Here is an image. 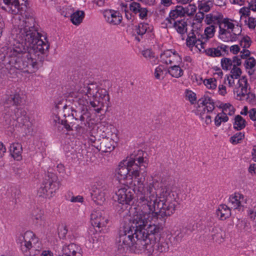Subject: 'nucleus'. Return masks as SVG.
Instances as JSON below:
<instances>
[{
  "label": "nucleus",
  "instance_id": "50",
  "mask_svg": "<svg viewBox=\"0 0 256 256\" xmlns=\"http://www.w3.org/2000/svg\"><path fill=\"white\" fill-rule=\"evenodd\" d=\"M186 97L192 104H194L196 100V94L192 91H187Z\"/></svg>",
  "mask_w": 256,
  "mask_h": 256
},
{
  "label": "nucleus",
  "instance_id": "1",
  "mask_svg": "<svg viewBox=\"0 0 256 256\" xmlns=\"http://www.w3.org/2000/svg\"><path fill=\"white\" fill-rule=\"evenodd\" d=\"M76 101L82 106L77 108L75 112H72V119L60 120L56 116L54 122H57L58 131L62 132L64 128L67 131L75 130L80 134H86L88 128H90V114L88 110H94L96 113H101L105 104L110 102V96L106 89L100 88L96 83L84 84L80 82L77 88Z\"/></svg>",
  "mask_w": 256,
  "mask_h": 256
},
{
  "label": "nucleus",
  "instance_id": "36",
  "mask_svg": "<svg viewBox=\"0 0 256 256\" xmlns=\"http://www.w3.org/2000/svg\"><path fill=\"white\" fill-rule=\"evenodd\" d=\"M221 65L224 70H228L232 66V60L229 58H222L221 60Z\"/></svg>",
  "mask_w": 256,
  "mask_h": 256
},
{
  "label": "nucleus",
  "instance_id": "52",
  "mask_svg": "<svg viewBox=\"0 0 256 256\" xmlns=\"http://www.w3.org/2000/svg\"><path fill=\"white\" fill-rule=\"evenodd\" d=\"M248 116L250 120L256 121V108H253L248 111Z\"/></svg>",
  "mask_w": 256,
  "mask_h": 256
},
{
  "label": "nucleus",
  "instance_id": "9",
  "mask_svg": "<svg viewBox=\"0 0 256 256\" xmlns=\"http://www.w3.org/2000/svg\"><path fill=\"white\" fill-rule=\"evenodd\" d=\"M76 110H72V106L66 104V100H65L62 99L58 102H56V105L52 110L53 116H52V124L55 130H58V126L56 124H58L57 122H54L55 117L56 116L60 120H60L59 116L60 112L62 111L63 116L65 118H68L66 120H68L70 122L71 119H72V112Z\"/></svg>",
  "mask_w": 256,
  "mask_h": 256
},
{
  "label": "nucleus",
  "instance_id": "62",
  "mask_svg": "<svg viewBox=\"0 0 256 256\" xmlns=\"http://www.w3.org/2000/svg\"><path fill=\"white\" fill-rule=\"evenodd\" d=\"M255 98V94L250 92H248V95L246 96V99L250 102H254Z\"/></svg>",
  "mask_w": 256,
  "mask_h": 256
},
{
  "label": "nucleus",
  "instance_id": "38",
  "mask_svg": "<svg viewBox=\"0 0 256 256\" xmlns=\"http://www.w3.org/2000/svg\"><path fill=\"white\" fill-rule=\"evenodd\" d=\"M251 44L250 38L248 36H244L240 42V46L246 49L248 48L250 46Z\"/></svg>",
  "mask_w": 256,
  "mask_h": 256
},
{
  "label": "nucleus",
  "instance_id": "31",
  "mask_svg": "<svg viewBox=\"0 0 256 256\" xmlns=\"http://www.w3.org/2000/svg\"><path fill=\"white\" fill-rule=\"evenodd\" d=\"M206 54L212 57H218L224 56L220 52L218 46L216 48H208L206 50Z\"/></svg>",
  "mask_w": 256,
  "mask_h": 256
},
{
  "label": "nucleus",
  "instance_id": "56",
  "mask_svg": "<svg viewBox=\"0 0 256 256\" xmlns=\"http://www.w3.org/2000/svg\"><path fill=\"white\" fill-rule=\"evenodd\" d=\"M240 13L242 14V16H249L250 15V8L246 7H243L240 9Z\"/></svg>",
  "mask_w": 256,
  "mask_h": 256
},
{
  "label": "nucleus",
  "instance_id": "30",
  "mask_svg": "<svg viewBox=\"0 0 256 256\" xmlns=\"http://www.w3.org/2000/svg\"><path fill=\"white\" fill-rule=\"evenodd\" d=\"M168 73V70L163 66L160 65L155 69L154 74L156 79L161 80L163 79Z\"/></svg>",
  "mask_w": 256,
  "mask_h": 256
},
{
  "label": "nucleus",
  "instance_id": "18",
  "mask_svg": "<svg viewBox=\"0 0 256 256\" xmlns=\"http://www.w3.org/2000/svg\"><path fill=\"white\" fill-rule=\"evenodd\" d=\"M168 28H174L181 36L187 32L188 24L184 18L176 20V22H170L169 24H166Z\"/></svg>",
  "mask_w": 256,
  "mask_h": 256
},
{
  "label": "nucleus",
  "instance_id": "16",
  "mask_svg": "<svg viewBox=\"0 0 256 256\" xmlns=\"http://www.w3.org/2000/svg\"><path fill=\"white\" fill-rule=\"evenodd\" d=\"M82 248L78 245L71 243L64 245L62 250V254L58 256H82Z\"/></svg>",
  "mask_w": 256,
  "mask_h": 256
},
{
  "label": "nucleus",
  "instance_id": "45",
  "mask_svg": "<svg viewBox=\"0 0 256 256\" xmlns=\"http://www.w3.org/2000/svg\"><path fill=\"white\" fill-rule=\"evenodd\" d=\"M256 62L255 59L252 58H250L245 61L246 68L252 69L256 65Z\"/></svg>",
  "mask_w": 256,
  "mask_h": 256
},
{
  "label": "nucleus",
  "instance_id": "13",
  "mask_svg": "<svg viewBox=\"0 0 256 256\" xmlns=\"http://www.w3.org/2000/svg\"><path fill=\"white\" fill-rule=\"evenodd\" d=\"M108 188L106 185L94 186L91 192L92 200L97 204L102 205L106 200Z\"/></svg>",
  "mask_w": 256,
  "mask_h": 256
},
{
  "label": "nucleus",
  "instance_id": "4",
  "mask_svg": "<svg viewBox=\"0 0 256 256\" xmlns=\"http://www.w3.org/2000/svg\"><path fill=\"white\" fill-rule=\"evenodd\" d=\"M148 223V217L137 212L128 220V223L124 226L119 232L116 239L118 246L129 248L132 246L136 242L135 238L142 245L146 234L145 227Z\"/></svg>",
  "mask_w": 256,
  "mask_h": 256
},
{
  "label": "nucleus",
  "instance_id": "40",
  "mask_svg": "<svg viewBox=\"0 0 256 256\" xmlns=\"http://www.w3.org/2000/svg\"><path fill=\"white\" fill-rule=\"evenodd\" d=\"M212 4V3L210 1L201 4L198 6L200 11H202L203 12H209L210 9V5Z\"/></svg>",
  "mask_w": 256,
  "mask_h": 256
},
{
  "label": "nucleus",
  "instance_id": "6",
  "mask_svg": "<svg viewBox=\"0 0 256 256\" xmlns=\"http://www.w3.org/2000/svg\"><path fill=\"white\" fill-rule=\"evenodd\" d=\"M2 122L6 128L18 126L22 128L26 134L32 132V124L29 120L26 110L21 108H16L14 111H10L8 107H5Z\"/></svg>",
  "mask_w": 256,
  "mask_h": 256
},
{
  "label": "nucleus",
  "instance_id": "63",
  "mask_svg": "<svg viewBox=\"0 0 256 256\" xmlns=\"http://www.w3.org/2000/svg\"><path fill=\"white\" fill-rule=\"evenodd\" d=\"M218 92L222 96H224L226 93V87L224 85H220L218 86Z\"/></svg>",
  "mask_w": 256,
  "mask_h": 256
},
{
  "label": "nucleus",
  "instance_id": "14",
  "mask_svg": "<svg viewBox=\"0 0 256 256\" xmlns=\"http://www.w3.org/2000/svg\"><path fill=\"white\" fill-rule=\"evenodd\" d=\"M105 20L112 25L119 24L122 20V16L118 11L112 10H105L103 12Z\"/></svg>",
  "mask_w": 256,
  "mask_h": 256
},
{
  "label": "nucleus",
  "instance_id": "12",
  "mask_svg": "<svg viewBox=\"0 0 256 256\" xmlns=\"http://www.w3.org/2000/svg\"><path fill=\"white\" fill-rule=\"evenodd\" d=\"M160 60L166 64H176L181 63L182 60L175 50H168L160 54Z\"/></svg>",
  "mask_w": 256,
  "mask_h": 256
},
{
  "label": "nucleus",
  "instance_id": "61",
  "mask_svg": "<svg viewBox=\"0 0 256 256\" xmlns=\"http://www.w3.org/2000/svg\"><path fill=\"white\" fill-rule=\"evenodd\" d=\"M200 118L202 120L205 119V122L206 124H208L212 122L211 116L209 115L204 116V114H201Z\"/></svg>",
  "mask_w": 256,
  "mask_h": 256
},
{
  "label": "nucleus",
  "instance_id": "54",
  "mask_svg": "<svg viewBox=\"0 0 256 256\" xmlns=\"http://www.w3.org/2000/svg\"><path fill=\"white\" fill-rule=\"evenodd\" d=\"M70 200L72 202H84V198L82 196H72Z\"/></svg>",
  "mask_w": 256,
  "mask_h": 256
},
{
  "label": "nucleus",
  "instance_id": "59",
  "mask_svg": "<svg viewBox=\"0 0 256 256\" xmlns=\"http://www.w3.org/2000/svg\"><path fill=\"white\" fill-rule=\"evenodd\" d=\"M235 78L230 75L228 76L226 80L228 81V86L230 87H233L234 85V79Z\"/></svg>",
  "mask_w": 256,
  "mask_h": 256
},
{
  "label": "nucleus",
  "instance_id": "41",
  "mask_svg": "<svg viewBox=\"0 0 256 256\" xmlns=\"http://www.w3.org/2000/svg\"><path fill=\"white\" fill-rule=\"evenodd\" d=\"M216 26L214 24H212L206 27L204 30V33L208 38H212L214 34Z\"/></svg>",
  "mask_w": 256,
  "mask_h": 256
},
{
  "label": "nucleus",
  "instance_id": "11",
  "mask_svg": "<svg viewBox=\"0 0 256 256\" xmlns=\"http://www.w3.org/2000/svg\"><path fill=\"white\" fill-rule=\"evenodd\" d=\"M92 224L98 228L106 226L108 222L107 214L104 210H96L90 216Z\"/></svg>",
  "mask_w": 256,
  "mask_h": 256
},
{
  "label": "nucleus",
  "instance_id": "35",
  "mask_svg": "<svg viewBox=\"0 0 256 256\" xmlns=\"http://www.w3.org/2000/svg\"><path fill=\"white\" fill-rule=\"evenodd\" d=\"M204 83L208 89L214 90L216 87V80L215 78L206 79L204 80Z\"/></svg>",
  "mask_w": 256,
  "mask_h": 256
},
{
  "label": "nucleus",
  "instance_id": "24",
  "mask_svg": "<svg viewBox=\"0 0 256 256\" xmlns=\"http://www.w3.org/2000/svg\"><path fill=\"white\" fill-rule=\"evenodd\" d=\"M10 154L14 159L20 160L22 159V151L21 144L14 142L11 144L10 148Z\"/></svg>",
  "mask_w": 256,
  "mask_h": 256
},
{
  "label": "nucleus",
  "instance_id": "15",
  "mask_svg": "<svg viewBox=\"0 0 256 256\" xmlns=\"http://www.w3.org/2000/svg\"><path fill=\"white\" fill-rule=\"evenodd\" d=\"M238 87L236 88L234 90V93H236L238 99L240 100H244V98L248 95L249 92L248 90V80L245 76H242L238 80Z\"/></svg>",
  "mask_w": 256,
  "mask_h": 256
},
{
  "label": "nucleus",
  "instance_id": "3",
  "mask_svg": "<svg viewBox=\"0 0 256 256\" xmlns=\"http://www.w3.org/2000/svg\"><path fill=\"white\" fill-rule=\"evenodd\" d=\"M155 192L156 194V200H154L152 206H149L146 208V204H144L140 202H138V206L140 210L138 212L140 214L144 215L147 214L148 219L151 214L152 220H157L158 222H156V225L162 226L166 222V218L168 216H170L174 214L176 210V207L178 204L176 201L175 194L174 192H172L168 188H164L162 191V199L158 200V194L155 188Z\"/></svg>",
  "mask_w": 256,
  "mask_h": 256
},
{
  "label": "nucleus",
  "instance_id": "32",
  "mask_svg": "<svg viewBox=\"0 0 256 256\" xmlns=\"http://www.w3.org/2000/svg\"><path fill=\"white\" fill-rule=\"evenodd\" d=\"M244 137V132H238L230 137V141L232 144H236L240 143Z\"/></svg>",
  "mask_w": 256,
  "mask_h": 256
},
{
  "label": "nucleus",
  "instance_id": "29",
  "mask_svg": "<svg viewBox=\"0 0 256 256\" xmlns=\"http://www.w3.org/2000/svg\"><path fill=\"white\" fill-rule=\"evenodd\" d=\"M246 122L245 120L242 116L237 115L234 118V128L237 130H240L245 128Z\"/></svg>",
  "mask_w": 256,
  "mask_h": 256
},
{
  "label": "nucleus",
  "instance_id": "28",
  "mask_svg": "<svg viewBox=\"0 0 256 256\" xmlns=\"http://www.w3.org/2000/svg\"><path fill=\"white\" fill-rule=\"evenodd\" d=\"M84 17V11L77 10L71 15L70 20L74 24L78 26L82 22Z\"/></svg>",
  "mask_w": 256,
  "mask_h": 256
},
{
  "label": "nucleus",
  "instance_id": "33",
  "mask_svg": "<svg viewBox=\"0 0 256 256\" xmlns=\"http://www.w3.org/2000/svg\"><path fill=\"white\" fill-rule=\"evenodd\" d=\"M200 40L197 39L194 32L188 34L186 38V45L189 47H192L197 42H200Z\"/></svg>",
  "mask_w": 256,
  "mask_h": 256
},
{
  "label": "nucleus",
  "instance_id": "43",
  "mask_svg": "<svg viewBox=\"0 0 256 256\" xmlns=\"http://www.w3.org/2000/svg\"><path fill=\"white\" fill-rule=\"evenodd\" d=\"M242 74V70L240 68L236 66H233L232 69L230 70V76L234 77L235 79L238 78Z\"/></svg>",
  "mask_w": 256,
  "mask_h": 256
},
{
  "label": "nucleus",
  "instance_id": "46",
  "mask_svg": "<svg viewBox=\"0 0 256 256\" xmlns=\"http://www.w3.org/2000/svg\"><path fill=\"white\" fill-rule=\"evenodd\" d=\"M142 54L145 58L148 60H150L154 58V53L150 49L144 50L142 51Z\"/></svg>",
  "mask_w": 256,
  "mask_h": 256
},
{
  "label": "nucleus",
  "instance_id": "44",
  "mask_svg": "<svg viewBox=\"0 0 256 256\" xmlns=\"http://www.w3.org/2000/svg\"><path fill=\"white\" fill-rule=\"evenodd\" d=\"M141 8L140 4L136 2H132L130 4V9L134 14H137L139 12Z\"/></svg>",
  "mask_w": 256,
  "mask_h": 256
},
{
  "label": "nucleus",
  "instance_id": "64",
  "mask_svg": "<svg viewBox=\"0 0 256 256\" xmlns=\"http://www.w3.org/2000/svg\"><path fill=\"white\" fill-rule=\"evenodd\" d=\"M248 171L252 174H256V164H251L249 167Z\"/></svg>",
  "mask_w": 256,
  "mask_h": 256
},
{
  "label": "nucleus",
  "instance_id": "51",
  "mask_svg": "<svg viewBox=\"0 0 256 256\" xmlns=\"http://www.w3.org/2000/svg\"><path fill=\"white\" fill-rule=\"evenodd\" d=\"M248 25L250 28L254 29L256 26V20L252 17H249Z\"/></svg>",
  "mask_w": 256,
  "mask_h": 256
},
{
  "label": "nucleus",
  "instance_id": "17",
  "mask_svg": "<svg viewBox=\"0 0 256 256\" xmlns=\"http://www.w3.org/2000/svg\"><path fill=\"white\" fill-rule=\"evenodd\" d=\"M246 203V200L244 196L240 193H235L234 194L231 195L229 198V204L232 208L238 210H241Z\"/></svg>",
  "mask_w": 256,
  "mask_h": 256
},
{
  "label": "nucleus",
  "instance_id": "5",
  "mask_svg": "<svg viewBox=\"0 0 256 256\" xmlns=\"http://www.w3.org/2000/svg\"><path fill=\"white\" fill-rule=\"evenodd\" d=\"M162 229V226L156 224H149L146 228L144 240L142 241V246L148 255L152 254L154 251L162 252L168 250V242L160 237V232Z\"/></svg>",
  "mask_w": 256,
  "mask_h": 256
},
{
  "label": "nucleus",
  "instance_id": "42",
  "mask_svg": "<svg viewBox=\"0 0 256 256\" xmlns=\"http://www.w3.org/2000/svg\"><path fill=\"white\" fill-rule=\"evenodd\" d=\"M228 120V118L226 115L224 116H220V114H218L214 119L215 124L218 126L220 125L221 122H226Z\"/></svg>",
  "mask_w": 256,
  "mask_h": 256
},
{
  "label": "nucleus",
  "instance_id": "22",
  "mask_svg": "<svg viewBox=\"0 0 256 256\" xmlns=\"http://www.w3.org/2000/svg\"><path fill=\"white\" fill-rule=\"evenodd\" d=\"M185 12L184 8L182 6H177L175 7L174 9L170 10L169 14V16L166 19L167 22L166 24H169L170 22H176V19L178 17H182L184 16Z\"/></svg>",
  "mask_w": 256,
  "mask_h": 256
},
{
  "label": "nucleus",
  "instance_id": "49",
  "mask_svg": "<svg viewBox=\"0 0 256 256\" xmlns=\"http://www.w3.org/2000/svg\"><path fill=\"white\" fill-rule=\"evenodd\" d=\"M148 10L146 8H140L138 12L139 14V17L141 19L145 18L148 15Z\"/></svg>",
  "mask_w": 256,
  "mask_h": 256
},
{
  "label": "nucleus",
  "instance_id": "47",
  "mask_svg": "<svg viewBox=\"0 0 256 256\" xmlns=\"http://www.w3.org/2000/svg\"><path fill=\"white\" fill-rule=\"evenodd\" d=\"M248 214L250 218L256 223V206L248 210Z\"/></svg>",
  "mask_w": 256,
  "mask_h": 256
},
{
  "label": "nucleus",
  "instance_id": "37",
  "mask_svg": "<svg viewBox=\"0 0 256 256\" xmlns=\"http://www.w3.org/2000/svg\"><path fill=\"white\" fill-rule=\"evenodd\" d=\"M230 20L229 18H224L222 22V26L225 28H226L227 29H226L227 30H230L231 31H233L234 29V24Z\"/></svg>",
  "mask_w": 256,
  "mask_h": 256
},
{
  "label": "nucleus",
  "instance_id": "23",
  "mask_svg": "<svg viewBox=\"0 0 256 256\" xmlns=\"http://www.w3.org/2000/svg\"><path fill=\"white\" fill-rule=\"evenodd\" d=\"M216 214L218 219L224 220L228 218L231 215L230 209L226 204H220L218 206Z\"/></svg>",
  "mask_w": 256,
  "mask_h": 256
},
{
  "label": "nucleus",
  "instance_id": "27",
  "mask_svg": "<svg viewBox=\"0 0 256 256\" xmlns=\"http://www.w3.org/2000/svg\"><path fill=\"white\" fill-rule=\"evenodd\" d=\"M180 64H173L168 69V74L176 78L181 77L184 74V70L179 66Z\"/></svg>",
  "mask_w": 256,
  "mask_h": 256
},
{
  "label": "nucleus",
  "instance_id": "19",
  "mask_svg": "<svg viewBox=\"0 0 256 256\" xmlns=\"http://www.w3.org/2000/svg\"><path fill=\"white\" fill-rule=\"evenodd\" d=\"M95 146L98 150L103 152H110L113 150L115 147L114 142L108 138H103L100 144Z\"/></svg>",
  "mask_w": 256,
  "mask_h": 256
},
{
  "label": "nucleus",
  "instance_id": "26",
  "mask_svg": "<svg viewBox=\"0 0 256 256\" xmlns=\"http://www.w3.org/2000/svg\"><path fill=\"white\" fill-rule=\"evenodd\" d=\"M22 102L21 96L18 92H12L9 96L8 95V97L6 98L5 104L16 105L18 106Z\"/></svg>",
  "mask_w": 256,
  "mask_h": 256
},
{
  "label": "nucleus",
  "instance_id": "34",
  "mask_svg": "<svg viewBox=\"0 0 256 256\" xmlns=\"http://www.w3.org/2000/svg\"><path fill=\"white\" fill-rule=\"evenodd\" d=\"M224 115H232L234 113V108L230 104H224L222 106Z\"/></svg>",
  "mask_w": 256,
  "mask_h": 256
},
{
  "label": "nucleus",
  "instance_id": "2",
  "mask_svg": "<svg viewBox=\"0 0 256 256\" xmlns=\"http://www.w3.org/2000/svg\"><path fill=\"white\" fill-rule=\"evenodd\" d=\"M142 150H138L136 154H132L128 159L121 162L116 168V176L120 182L122 180L132 182V178L136 179L134 190L138 202L146 204V208L152 206L156 200V194L154 182H145L146 176V168L148 165L146 158L144 157Z\"/></svg>",
  "mask_w": 256,
  "mask_h": 256
},
{
  "label": "nucleus",
  "instance_id": "10",
  "mask_svg": "<svg viewBox=\"0 0 256 256\" xmlns=\"http://www.w3.org/2000/svg\"><path fill=\"white\" fill-rule=\"evenodd\" d=\"M124 186L120 188L116 192V196L118 202L122 204V209L126 208V205H130L134 198V192L136 194L134 188L132 189L128 187V184H130L128 182H124L122 183ZM121 206H118V207Z\"/></svg>",
  "mask_w": 256,
  "mask_h": 256
},
{
  "label": "nucleus",
  "instance_id": "7",
  "mask_svg": "<svg viewBox=\"0 0 256 256\" xmlns=\"http://www.w3.org/2000/svg\"><path fill=\"white\" fill-rule=\"evenodd\" d=\"M17 242L20 244V250L26 256L37 255L42 248L39 238L32 231H26L18 236Z\"/></svg>",
  "mask_w": 256,
  "mask_h": 256
},
{
  "label": "nucleus",
  "instance_id": "25",
  "mask_svg": "<svg viewBox=\"0 0 256 256\" xmlns=\"http://www.w3.org/2000/svg\"><path fill=\"white\" fill-rule=\"evenodd\" d=\"M241 32V30H240ZM240 32L236 33V32H233L232 34V31L227 30L226 28L221 30V32H219V38L224 42H233L236 40V36L239 35Z\"/></svg>",
  "mask_w": 256,
  "mask_h": 256
},
{
  "label": "nucleus",
  "instance_id": "48",
  "mask_svg": "<svg viewBox=\"0 0 256 256\" xmlns=\"http://www.w3.org/2000/svg\"><path fill=\"white\" fill-rule=\"evenodd\" d=\"M200 104L203 106H207V104L213 102L211 98L208 96H204L201 99L199 100Z\"/></svg>",
  "mask_w": 256,
  "mask_h": 256
},
{
  "label": "nucleus",
  "instance_id": "39",
  "mask_svg": "<svg viewBox=\"0 0 256 256\" xmlns=\"http://www.w3.org/2000/svg\"><path fill=\"white\" fill-rule=\"evenodd\" d=\"M185 14L188 16H193L196 10V6L195 4H190L187 7L184 8Z\"/></svg>",
  "mask_w": 256,
  "mask_h": 256
},
{
  "label": "nucleus",
  "instance_id": "8",
  "mask_svg": "<svg viewBox=\"0 0 256 256\" xmlns=\"http://www.w3.org/2000/svg\"><path fill=\"white\" fill-rule=\"evenodd\" d=\"M59 188V182L57 176L54 173L48 172L38 190L40 196L50 198Z\"/></svg>",
  "mask_w": 256,
  "mask_h": 256
},
{
  "label": "nucleus",
  "instance_id": "60",
  "mask_svg": "<svg viewBox=\"0 0 256 256\" xmlns=\"http://www.w3.org/2000/svg\"><path fill=\"white\" fill-rule=\"evenodd\" d=\"M206 107L204 108V111L206 110L208 112H212L214 108V102H212L208 104L207 106H205Z\"/></svg>",
  "mask_w": 256,
  "mask_h": 256
},
{
  "label": "nucleus",
  "instance_id": "55",
  "mask_svg": "<svg viewBox=\"0 0 256 256\" xmlns=\"http://www.w3.org/2000/svg\"><path fill=\"white\" fill-rule=\"evenodd\" d=\"M250 50H246V48H244L240 52V57L241 58L244 59L246 58L248 56L250 55Z\"/></svg>",
  "mask_w": 256,
  "mask_h": 256
},
{
  "label": "nucleus",
  "instance_id": "20",
  "mask_svg": "<svg viewBox=\"0 0 256 256\" xmlns=\"http://www.w3.org/2000/svg\"><path fill=\"white\" fill-rule=\"evenodd\" d=\"M152 28H150L148 23L141 22L136 26L134 32L137 34L135 36V40L140 42L143 38V36L146 33L150 32Z\"/></svg>",
  "mask_w": 256,
  "mask_h": 256
},
{
  "label": "nucleus",
  "instance_id": "21",
  "mask_svg": "<svg viewBox=\"0 0 256 256\" xmlns=\"http://www.w3.org/2000/svg\"><path fill=\"white\" fill-rule=\"evenodd\" d=\"M224 19L223 16L220 14H208L206 16V21L208 24H213L214 26L218 25L219 27V32H221V30H224L222 26V22Z\"/></svg>",
  "mask_w": 256,
  "mask_h": 256
},
{
  "label": "nucleus",
  "instance_id": "58",
  "mask_svg": "<svg viewBox=\"0 0 256 256\" xmlns=\"http://www.w3.org/2000/svg\"><path fill=\"white\" fill-rule=\"evenodd\" d=\"M38 212L37 214H34V213H33L34 219L36 220V223H38L39 221L41 220L42 215V213L41 210H38Z\"/></svg>",
  "mask_w": 256,
  "mask_h": 256
},
{
  "label": "nucleus",
  "instance_id": "53",
  "mask_svg": "<svg viewBox=\"0 0 256 256\" xmlns=\"http://www.w3.org/2000/svg\"><path fill=\"white\" fill-rule=\"evenodd\" d=\"M241 59L238 56H234L232 60V66H240L242 63Z\"/></svg>",
  "mask_w": 256,
  "mask_h": 256
},
{
  "label": "nucleus",
  "instance_id": "57",
  "mask_svg": "<svg viewBox=\"0 0 256 256\" xmlns=\"http://www.w3.org/2000/svg\"><path fill=\"white\" fill-rule=\"evenodd\" d=\"M230 52L234 54H237L240 50V48L238 45H234L230 47Z\"/></svg>",
  "mask_w": 256,
  "mask_h": 256
}]
</instances>
